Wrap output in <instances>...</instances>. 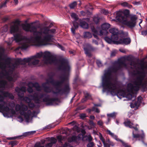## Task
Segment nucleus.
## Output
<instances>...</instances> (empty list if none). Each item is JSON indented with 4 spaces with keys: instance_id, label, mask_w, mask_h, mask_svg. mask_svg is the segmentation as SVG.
Listing matches in <instances>:
<instances>
[{
    "instance_id": "nucleus-1",
    "label": "nucleus",
    "mask_w": 147,
    "mask_h": 147,
    "mask_svg": "<svg viewBox=\"0 0 147 147\" xmlns=\"http://www.w3.org/2000/svg\"><path fill=\"white\" fill-rule=\"evenodd\" d=\"M125 60L130 62L129 68L132 69V71L134 72L136 70L137 75L133 84H128V91L134 93L139 90L140 86L145 88L147 84V80H144L147 74V65L134 61L133 58L130 56L127 57Z\"/></svg>"
},
{
    "instance_id": "nucleus-2",
    "label": "nucleus",
    "mask_w": 147,
    "mask_h": 147,
    "mask_svg": "<svg viewBox=\"0 0 147 147\" xmlns=\"http://www.w3.org/2000/svg\"><path fill=\"white\" fill-rule=\"evenodd\" d=\"M53 24H51L49 26H45L41 28L39 31H37L36 27L32 24H28L22 26L24 30L26 32H30L33 33L34 37L32 38L33 40L38 43V46L48 45L53 39L54 34L55 33V29H50Z\"/></svg>"
},
{
    "instance_id": "nucleus-3",
    "label": "nucleus",
    "mask_w": 147,
    "mask_h": 147,
    "mask_svg": "<svg viewBox=\"0 0 147 147\" xmlns=\"http://www.w3.org/2000/svg\"><path fill=\"white\" fill-rule=\"evenodd\" d=\"M54 75L55 74L52 72L48 74L49 78L47 80L46 82L42 84L44 91L48 93L52 92L54 94H62L69 92V89L68 85H65L64 88H62L63 83L67 79L68 75L65 74L60 76L61 81L54 80L53 78Z\"/></svg>"
},
{
    "instance_id": "nucleus-4",
    "label": "nucleus",
    "mask_w": 147,
    "mask_h": 147,
    "mask_svg": "<svg viewBox=\"0 0 147 147\" xmlns=\"http://www.w3.org/2000/svg\"><path fill=\"white\" fill-rule=\"evenodd\" d=\"M128 65V64L123 61H120L105 72L103 77V85L108 91L111 92H114L117 88V81L112 76L111 73L117 72L121 69L123 66L127 69H129Z\"/></svg>"
},
{
    "instance_id": "nucleus-5",
    "label": "nucleus",
    "mask_w": 147,
    "mask_h": 147,
    "mask_svg": "<svg viewBox=\"0 0 147 147\" xmlns=\"http://www.w3.org/2000/svg\"><path fill=\"white\" fill-rule=\"evenodd\" d=\"M11 63V59L9 58H7L5 60V62H0V69L2 71L0 73V78H5L10 81L15 82L17 76L16 74L14 75L13 71H9L7 72L5 69L7 66H10ZM7 84L6 81L5 80H0V88H4Z\"/></svg>"
},
{
    "instance_id": "nucleus-6",
    "label": "nucleus",
    "mask_w": 147,
    "mask_h": 147,
    "mask_svg": "<svg viewBox=\"0 0 147 147\" xmlns=\"http://www.w3.org/2000/svg\"><path fill=\"white\" fill-rule=\"evenodd\" d=\"M33 36L31 37L30 38H28L23 36L21 33H17L14 36V40L16 42H22V43L21 47V49H26L30 46L31 42L36 43L38 45V43L33 40V39L32 38L34 37V36Z\"/></svg>"
},
{
    "instance_id": "nucleus-7",
    "label": "nucleus",
    "mask_w": 147,
    "mask_h": 147,
    "mask_svg": "<svg viewBox=\"0 0 147 147\" xmlns=\"http://www.w3.org/2000/svg\"><path fill=\"white\" fill-rule=\"evenodd\" d=\"M33 56L36 59H40L42 57L43 61L45 64L55 63L57 62V59L48 52H45L44 53L42 52L38 53L36 55Z\"/></svg>"
},
{
    "instance_id": "nucleus-8",
    "label": "nucleus",
    "mask_w": 147,
    "mask_h": 147,
    "mask_svg": "<svg viewBox=\"0 0 147 147\" xmlns=\"http://www.w3.org/2000/svg\"><path fill=\"white\" fill-rule=\"evenodd\" d=\"M117 16L119 17L118 18V20L130 28H132L136 26L137 19V17L136 15L131 16L129 21L127 20L126 17L122 16L121 13H117Z\"/></svg>"
},
{
    "instance_id": "nucleus-9",
    "label": "nucleus",
    "mask_w": 147,
    "mask_h": 147,
    "mask_svg": "<svg viewBox=\"0 0 147 147\" xmlns=\"http://www.w3.org/2000/svg\"><path fill=\"white\" fill-rule=\"evenodd\" d=\"M5 97H8L11 99L14 98V96L11 93L0 90V110L2 111L8 112L9 109L7 106L5 107L6 105V102L4 101Z\"/></svg>"
},
{
    "instance_id": "nucleus-10",
    "label": "nucleus",
    "mask_w": 147,
    "mask_h": 147,
    "mask_svg": "<svg viewBox=\"0 0 147 147\" xmlns=\"http://www.w3.org/2000/svg\"><path fill=\"white\" fill-rule=\"evenodd\" d=\"M28 109V107L24 105H22L21 106L20 105L17 104L15 107L16 111H20V115H24L26 121L28 122L30 119L31 112L30 110H28L27 113H25V111H27Z\"/></svg>"
},
{
    "instance_id": "nucleus-11",
    "label": "nucleus",
    "mask_w": 147,
    "mask_h": 147,
    "mask_svg": "<svg viewBox=\"0 0 147 147\" xmlns=\"http://www.w3.org/2000/svg\"><path fill=\"white\" fill-rule=\"evenodd\" d=\"M60 64L58 66L59 70H62L67 73L69 74L70 69V67L68 61L64 59H61L60 61Z\"/></svg>"
},
{
    "instance_id": "nucleus-12",
    "label": "nucleus",
    "mask_w": 147,
    "mask_h": 147,
    "mask_svg": "<svg viewBox=\"0 0 147 147\" xmlns=\"http://www.w3.org/2000/svg\"><path fill=\"white\" fill-rule=\"evenodd\" d=\"M45 95L43 93H40L38 92H36L33 95L30 96V97H32V99L36 103H40L41 101V98Z\"/></svg>"
},
{
    "instance_id": "nucleus-13",
    "label": "nucleus",
    "mask_w": 147,
    "mask_h": 147,
    "mask_svg": "<svg viewBox=\"0 0 147 147\" xmlns=\"http://www.w3.org/2000/svg\"><path fill=\"white\" fill-rule=\"evenodd\" d=\"M27 59H28V58H24L23 59L21 58L18 59L15 61L14 63L12 65L11 68L14 69L18 67L20 64L24 65L26 63L28 62V61L27 60Z\"/></svg>"
},
{
    "instance_id": "nucleus-14",
    "label": "nucleus",
    "mask_w": 147,
    "mask_h": 147,
    "mask_svg": "<svg viewBox=\"0 0 147 147\" xmlns=\"http://www.w3.org/2000/svg\"><path fill=\"white\" fill-rule=\"evenodd\" d=\"M43 101L46 102L47 105H56V102L59 101V99L57 98H45L43 99Z\"/></svg>"
},
{
    "instance_id": "nucleus-15",
    "label": "nucleus",
    "mask_w": 147,
    "mask_h": 147,
    "mask_svg": "<svg viewBox=\"0 0 147 147\" xmlns=\"http://www.w3.org/2000/svg\"><path fill=\"white\" fill-rule=\"evenodd\" d=\"M15 90L16 92L18 93V95L21 98H24V93L26 91V88L22 87L20 88L17 87L16 88Z\"/></svg>"
},
{
    "instance_id": "nucleus-16",
    "label": "nucleus",
    "mask_w": 147,
    "mask_h": 147,
    "mask_svg": "<svg viewBox=\"0 0 147 147\" xmlns=\"http://www.w3.org/2000/svg\"><path fill=\"white\" fill-rule=\"evenodd\" d=\"M105 40L109 43H113L114 44L117 45L118 38L116 36L114 37V36H111V38H109L108 36H106L104 38Z\"/></svg>"
},
{
    "instance_id": "nucleus-17",
    "label": "nucleus",
    "mask_w": 147,
    "mask_h": 147,
    "mask_svg": "<svg viewBox=\"0 0 147 147\" xmlns=\"http://www.w3.org/2000/svg\"><path fill=\"white\" fill-rule=\"evenodd\" d=\"M27 60L28 61V65H36L38 64L40 62L39 60L37 59L33 56L30 58H28Z\"/></svg>"
},
{
    "instance_id": "nucleus-18",
    "label": "nucleus",
    "mask_w": 147,
    "mask_h": 147,
    "mask_svg": "<svg viewBox=\"0 0 147 147\" xmlns=\"http://www.w3.org/2000/svg\"><path fill=\"white\" fill-rule=\"evenodd\" d=\"M19 25L16 23L11 25L10 27V32L11 34L17 32L19 30Z\"/></svg>"
},
{
    "instance_id": "nucleus-19",
    "label": "nucleus",
    "mask_w": 147,
    "mask_h": 147,
    "mask_svg": "<svg viewBox=\"0 0 147 147\" xmlns=\"http://www.w3.org/2000/svg\"><path fill=\"white\" fill-rule=\"evenodd\" d=\"M130 42L131 39L129 38L120 39L117 41V45L124 44L127 45L129 44Z\"/></svg>"
},
{
    "instance_id": "nucleus-20",
    "label": "nucleus",
    "mask_w": 147,
    "mask_h": 147,
    "mask_svg": "<svg viewBox=\"0 0 147 147\" xmlns=\"http://www.w3.org/2000/svg\"><path fill=\"white\" fill-rule=\"evenodd\" d=\"M109 32L111 33L112 36H114V37L117 36L118 38V34H119V31L117 29L115 28H112L109 29Z\"/></svg>"
},
{
    "instance_id": "nucleus-21",
    "label": "nucleus",
    "mask_w": 147,
    "mask_h": 147,
    "mask_svg": "<svg viewBox=\"0 0 147 147\" xmlns=\"http://www.w3.org/2000/svg\"><path fill=\"white\" fill-rule=\"evenodd\" d=\"M79 21L80 24V26L82 28L85 29L88 28V25L86 22L83 21L81 19L79 20Z\"/></svg>"
},
{
    "instance_id": "nucleus-22",
    "label": "nucleus",
    "mask_w": 147,
    "mask_h": 147,
    "mask_svg": "<svg viewBox=\"0 0 147 147\" xmlns=\"http://www.w3.org/2000/svg\"><path fill=\"white\" fill-rule=\"evenodd\" d=\"M92 140V138L90 135L84 136L82 138V140L84 141L90 142Z\"/></svg>"
},
{
    "instance_id": "nucleus-23",
    "label": "nucleus",
    "mask_w": 147,
    "mask_h": 147,
    "mask_svg": "<svg viewBox=\"0 0 147 147\" xmlns=\"http://www.w3.org/2000/svg\"><path fill=\"white\" fill-rule=\"evenodd\" d=\"M66 137L64 136H63L61 135H59L57 136V138L58 142L61 143V145L62 144V141H65Z\"/></svg>"
},
{
    "instance_id": "nucleus-24",
    "label": "nucleus",
    "mask_w": 147,
    "mask_h": 147,
    "mask_svg": "<svg viewBox=\"0 0 147 147\" xmlns=\"http://www.w3.org/2000/svg\"><path fill=\"white\" fill-rule=\"evenodd\" d=\"M124 123L125 126L127 127H128L130 128H132V125H133V123L131 122L130 120L129 119H127L125 121Z\"/></svg>"
},
{
    "instance_id": "nucleus-25",
    "label": "nucleus",
    "mask_w": 147,
    "mask_h": 147,
    "mask_svg": "<svg viewBox=\"0 0 147 147\" xmlns=\"http://www.w3.org/2000/svg\"><path fill=\"white\" fill-rule=\"evenodd\" d=\"M85 98H83L82 100V102H84L86 101L87 100L91 98V95L88 93L86 92H84Z\"/></svg>"
},
{
    "instance_id": "nucleus-26",
    "label": "nucleus",
    "mask_w": 147,
    "mask_h": 147,
    "mask_svg": "<svg viewBox=\"0 0 147 147\" xmlns=\"http://www.w3.org/2000/svg\"><path fill=\"white\" fill-rule=\"evenodd\" d=\"M122 13V16H123V15H122V13L121 12H117V13ZM129 13H130V11H129V10H128V9H125L124 11H123V13L124 14V15H125V16L126 17H128L129 14ZM117 19L118 20V18H119V17L118 16H117Z\"/></svg>"
},
{
    "instance_id": "nucleus-27",
    "label": "nucleus",
    "mask_w": 147,
    "mask_h": 147,
    "mask_svg": "<svg viewBox=\"0 0 147 147\" xmlns=\"http://www.w3.org/2000/svg\"><path fill=\"white\" fill-rule=\"evenodd\" d=\"M120 4L123 7H126L129 8H131L132 7L131 5L129 4L126 2L121 3Z\"/></svg>"
},
{
    "instance_id": "nucleus-28",
    "label": "nucleus",
    "mask_w": 147,
    "mask_h": 147,
    "mask_svg": "<svg viewBox=\"0 0 147 147\" xmlns=\"http://www.w3.org/2000/svg\"><path fill=\"white\" fill-rule=\"evenodd\" d=\"M110 27V25L107 23H104L101 26V28L103 30H106L108 29Z\"/></svg>"
},
{
    "instance_id": "nucleus-29",
    "label": "nucleus",
    "mask_w": 147,
    "mask_h": 147,
    "mask_svg": "<svg viewBox=\"0 0 147 147\" xmlns=\"http://www.w3.org/2000/svg\"><path fill=\"white\" fill-rule=\"evenodd\" d=\"M48 141L50 142V143L51 144L53 145V144H55L57 142V140L55 138L52 137L49 138V139L48 140Z\"/></svg>"
},
{
    "instance_id": "nucleus-30",
    "label": "nucleus",
    "mask_w": 147,
    "mask_h": 147,
    "mask_svg": "<svg viewBox=\"0 0 147 147\" xmlns=\"http://www.w3.org/2000/svg\"><path fill=\"white\" fill-rule=\"evenodd\" d=\"M84 36V38H91L92 36L91 34L89 32H85Z\"/></svg>"
},
{
    "instance_id": "nucleus-31",
    "label": "nucleus",
    "mask_w": 147,
    "mask_h": 147,
    "mask_svg": "<svg viewBox=\"0 0 147 147\" xmlns=\"http://www.w3.org/2000/svg\"><path fill=\"white\" fill-rule=\"evenodd\" d=\"M78 137L75 136H72L71 138L69 139V141L70 142H77V140L78 139Z\"/></svg>"
},
{
    "instance_id": "nucleus-32",
    "label": "nucleus",
    "mask_w": 147,
    "mask_h": 147,
    "mask_svg": "<svg viewBox=\"0 0 147 147\" xmlns=\"http://www.w3.org/2000/svg\"><path fill=\"white\" fill-rule=\"evenodd\" d=\"M77 3L76 2L74 1L72 3H71L69 5V6L71 9L74 8L76 6Z\"/></svg>"
},
{
    "instance_id": "nucleus-33",
    "label": "nucleus",
    "mask_w": 147,
    "mask_h": 147,
    "mask_svg": "<svg viewBox=\"0 0 147 147\" xmlns=\"http://www.w3.org/2000/svg\"><path fill=\"white\" fill-rule=\"evenodd\" d=\"M71 16L72 18H74L76 21L78 20L79 18L78 15L75 13H71Z\"/></svg>"
},
{
    "instance_id": "nucleus-34",
    "label": "nucleus",
    "mask_w": 147,
    "mask_h": 147,
    "mask_svg": "<svg viewBox=\"0 0 147 147\" xmlns=\"http://www.w3.org/2000/svg\"><path fill=\"white\" fill-rule=\"evenodd\" d=\"M120 142L121 143L123 146L124 147H131V145H129L128 143L125 142L122 140H120Z\"/></svg>"
},
{
    "instance_id": "nucleus-35",
    "label": "nucleus",
    "mask_w": 147,
    "mask_h": 147,
    "mask_svg": "<svg viewBox=\"0 0 147 147\" xmlns=\"http://www.w3.org/2000/svg\"><path fill=\"white\" fill-rule=\"evenodd\" d=\"M100 18L98 16H94L93 18V20L96 24H98Z\"/></svg>"
},
{
    "instance_id": "nucleus-36",
    "label": "nucleus",
    "mask_w": 147,
    "mask_h": 147,
    "mask_svg": "<svg viewBox=\"0 0 147 147\" xmlns=\"http://www.w3.org/2000/svg\"><path fill=\"white\" fill-rule=\"evenodd\" d=\"M34 87H35L37 91H40L41 90L40 87L37 83H34Z\"/></svg>"
},
{
    "instance_id": "nucleus-37",
    "label": "nucleus",
    "mask_w": 147,
    "mask_h": 147,
    "mask_svg": "<svg viewBox=\"0 0 147 147\" xmlns=\"http://www.w3.org/2000/svg\"><path fill=\"white\" fill-rule=\"evenodd\" d=\"M35 131L34 132H33L32 131L31 132H28L24 133L22 136H23L24 137H25L28 136H29L31 134L34 133L35 132Z\"/></svg>"
},
{
    "instance_id": "nucleus-38",
    "label": "nucleus",
    "mask_w": 147,
    "mask_h": 147,
    "mask_svg": "<svg viewBox=\"0 0 147 147\" xmlns=\"http://www.w3.org/2000/svg\"><path fill=\"white\" fill-rule=\"evenodd\" d=\"M23 99L26 102L28 103V104L31 102L32 100L31 99L29 98L28 97H26L23 98Z\"/></svg>"
},
{
    "instance_id": "nucleus-39",
    "label": "nucleus",
    "mask_w": 147,
    "mask_h": 147,
    "mask_svg": "<svg viewBox=\"0 0 147 147\" xmlns=\"http://www.w3.org/2000/svg\"><path fill=\"white\" fill-rule=\"evenodd\" d=\"M73 24L75 29H77L78 28L79 24L76 21H74L73 22Z\"/></svg>"
},
{
    "instance_id": "nucleus-40",
    "label": "nucleus",
    "mask_w": 147,
    "mask_h": 147,
    "mask_svg": "<svg viewBox=\"0 0 147 147\" xmlns=\"http://www.w3.org/2000/svg\"><path fill=\"white\" fill-rule=\"evenodd\" d=\"M97 124L101 127L102 128L103 127V123L102 120H100L97 122Z\"/></svg>"
},
{
    "instance_id": "nucleus-41",
    "label": "nucleus",
    "mask_w": 147,
    "mask_h": 147,
    "mask_svg": "<svg viewBox=\"0 0 147 147\" xmlns=\"http://www.w3.org/2000/svg\"><path fill=\"white\" fill-rule=\"evenodd\" d=\"M18 144L17 142L16 141H11L9 143V144H11V146H14L15 145H16Z\"/></svg>"
},
{
    "instance_id": "nucleus-42",
    "label": "nucleus",
    "mask_w": 147,
    "mask_h": 147,
    "mask_svg": "<svg viewBox=\"0 0 147 147\" xmlns=\"http://www.w3.org/2000/svg\"><path fill=\"white\" fill-rule=\"evenodd\" d=\"M89 142L87 145V147H93L94 145V144L93 142Z\"/></svg>"
},
{
    "instance_id": "nucleus-43",
    "label": "nucleus",
    "mask_w": 147,
    "mask_h": 147,
    "mask_svg": "<svg viewBox=\"0 0 147 147\" xmlns=\"http://www.w3.org/2000/svg\"><path fill=\"white\" fill-rule=\"evenodd\" d=\"M133 137L134 138H140V134H134V132H133Z\"/></svg>"
},
{
    "instance_id": "nucleus-44",
    "label": "nucleus",
    "mask_w": 147,
    "mask_h": 147,
    "mask_svg": "<svg viewBox=\"0 0 147 147\" xmlns=\"http://www.w3.org/2000/svg\"><path fill=\"white\" fill-rule=\"evenodd\" d=\"M133 95L130 93L127 94L126 95V97L129 100H131L133 98Z\"/></svg>"
},
{
    "instance_id": "nucleus-45",
    "label": "nucleus",
    "mask_w": 147,
    "mask_h": 147,
    "mask_svg": "<svg viewBox=\"0 0 147 147\" xmlns=\"http://www.w3.org/2000/svg\"><path fill=\"white\" fill-rule=\"evenodd\" d=\"M96 62L97 65L99 67H101L102 66V63L100 61L97 60Z\"/></svg>"
},
{
    "instance_id": "nucleus-46",
    "label": "nucleus",
    "mask_w": 147,
    "mask_h": 147,
    "mask_svg": "<svg viewBox=\"0 0 147 147\" xmlns=\"http://www.w3.org/2000/svg\"><path fill=\"white\" fill-rule=\"evenodd\" d=\"M9 111H10V110H9V111L7 112L8 113L9 112ZM10 113L13 115H14L16 113L15 111L14 110H13V109H11L10 110Z\"/></svg>"
},
{
    "instance_id": "nucleus-47",
    "label": "nucleus",
    "mask_w": 147,
    "mask_h": 147,
    "mask_svg": "<svg viewBox=\"0 0 147 147\" xmlns=\"http://www.w3.org/2000/svg\"><path fill=\"white\" fill-rule=\"evenodd\" d=\"M107 116L109 117H115V115L114 113H113L108 114Z\"/></svg>"
},
{
    "instance_id": "nucleus-48",
    "label": "nucleus",
    "mask_w": 147,
    "mask_h": 147,
    "mask_svg": "<svg viewBox=\"0 0 147 147\" xmlns=\"http://www.w3.org/2000/svg\"><path fill=\"white\" fill-rule=\"evenodd\" d=\"M142 34L144 36H145L147 34V30H144L142 32Z\"/></svg>"
},
{
    "instance_id": "nucleus-49",
    "label": "nucleus",
    "mask_w": 147,
    "mask_h": 147,
    "mask_svg": "<svg viewBox=\"0 0 147 147\" xmlns=\"http://www.w3.org/2000/svg\"><path fill=\"white\" fill-rule=\"evenodd\" d=\"M89 124L90 126L92 127H94L95 125V124L92 121H90L89 122Z\"/></svg>"
},
{
    "instance_id": "nucleus-50",
    "label": "nucleus",
    "mask_w": 147,
    "mask_h": 147,
    "mask_svg": "<svg viewBox=\"0 0 147 147\" xmlns=\"http://www.w3.org/2000/svg\"><path fill=\"white\" fill-rule=\"evenodd\" d=\"M142 99V98L141 96H139L138 98L137 102L140 103L141 102V101Z\"/></svg>"
},
{
    "instance_id": "nucleus-51",
    "label": "nucleus",
    "mask_w": 147,
    "mask_h": 147,
    "mask_svg": "<svg viewBox=\"0 0 147 147\" xmlns=\"http://www.w3.org/2000/svg\"><path fill=\"white\" fill-rule=\"evenodd\" d=\"M7 4V1L4 3H2L0 6V8H2L3 7H5L6 6V4Z\"/></svg>"
},
{
    "instance_id": "nucleus-52",
    "label": "nucleus",
    "mask_w": 147,
    "mask_h": 147,
    "mask_svg": "<svg viewBox=\"0 0 147 147\" xmlns=\"http://www.w3.org/2000/svg\"><path fill=\"white\" fill-rule=\"evenodd\" d=\"M34 83L30 82L28 84V87L32 88L34 87Z\"/></svg>"
},
{
    "instance_id": "nucleus-53",
    "label": "nucleus",
    "mask_w": 147,
    "mask_h": 147,
    "mask_svg": "<svg viewBox=\"0 0 147 147\" xmlns=\"http://www.w3.org/2000/svg\"><path fill=\"white\" fill-rule=\"evenodd\" d=\"M27 91L29 93H32L33 91V89L32 88L28 87L27 89Z\"/></svg>"
},
{
    "instance_id": "nucleus-54",
    "label": "nucleus",
    "mask_w": 147,
    "mask_h": 147,
    "mask_svg": "<svg viewBox=\"0 0 147 147\" xmlns=\"http://www.w3.org/2000/svg\"><path fill=\"white\" fill-rule=\"evenodd\" d=\"M113 137L117 141H119L120 142V140H120L119 138H118L117 136L115 135H114Z\"/></svg>"
},
{
    "instance_id": "nucleus-55",
    "label": "nucleus",
    "mask_w": 147,
    "mask_h": 147,
    "mask_svg": "<svg viewBox=\"0 0 147 147\" xmlns=\"http://www.w3.org/2000/svg\"><path fill=\"white\" fill-rule=\"evenodd\" d=\"M80 117L82 119H84L86 117V115L85 114L83 113L80 115Z\"/></svg>"
},
{
    "instance_id": "nucleus-56",
    "label": "nucleus",
    "mask_w": 147,
    "mask_h": 147,
    "mask_svg": "<svg viewBox=\"0 0 147 147\" xmlns=\"http://www.w3.org/2000/svg\"><path fill=\"white\" fill-rule=\"evenodd\" d=\"M108 134L110 135L112 137H113L114 135H115L113 133H112L110 131L108 130L107 131Z\"/></svg>"
},
{
    "instance_id": "nucleus-57",
    "label": "nucleus",
    "mask_w": 147,
    "mask_h": 147,
    "mask_svg": "<svg viewBox=\"0 0 147 147\" xmlns=\"http://www.w3.org/2000/svg\"><path fill=\"white\" fill-rule=\"evenodd\" d=\"M95 109V108L93 107L92 108V109H88V111L89 113H90L92 111H94Z\"/></svg>"
},
{
    "instance_id": "nucleus-58",
    "label": "nucleus",
    "mask_w": 147,
    "mask_h": 147,
    "mask_svg": "<svg viewBox=\"0 0 147 147\" xmlns=\"http://www.w3.org/2000/svg\"><path fill=\"white\" fill-rule=\"evenodd\" d=\"M84 50L85 51V53L86 54L88 53V52H90L89 50L87 48H84Z\"/></svg>"
},
{
    "instance_id": "nucleus-59",
    "label": "nucleus",
    "mask_w": 147,
    "mask_h": 147,
    "mask_svg": "<svg viewBox=\"0 0 147 147\" xmlns=\"http://www.w3.org/2000/svg\"><path fill=\"white\" fill-rule=\"evenodd\" d=\"M52 146L51 144L49 143L45 145V147H52Z\"/></svg>"
},
{
    "instance_id": "nucleus-60",
    "label": "nucleus",
    "mask_w": 147,
    "mask_h": 147,
    "mask_svg": "<svg viewBox=\"0 0 147 147\" xmlns=\"http://www.w3.org/2000/svg\"><path fill=\"white\" fill-rule=\"evenodd\" d=\"M28 105L29 107L31 108H33L34 107V104L31 102H30L28 104Z\"/></svg>"
},
{
    "instance_id": "nucleus-61",
    "label": "nucleus",
    "mask_w": 147,
    "mask_h": 147,
    "mask_svg": "<svg viewBox=\"0 0 147 147\" xmlns=\"http://www.w3.org/2000/svg\"><path fill=\"white\" fill-rule=\"evenodd\" d=\"M92 42L93 43L95 44L96 45H98V42L96 40L93 39L92 40Z\"/></svg>"
},
{
    "instance_id": "nucleus-62",
    "label": "nucleus",
    "mask_w": 147,
    "mask_h": 147,
    "mask_svg": "<svg viewBox=\"0 0 147 147\" xmlns=\"http://www.w3.org/2000/svg\"><path fill=\"white\" fill-rule=\"evenodd\" d=\"M116 52L115 51H113L111 52V57H113L115 55Z\"/></svg>"
},
{
    "instance_id": "nucleus-63",
    "label": "nucleus",
    "mask_w": 147,
    "mask_h": 147,
    "mask_svg": "<svg viewBox=\"0 0 147 147\" xmlns=\"http://www.w3.org/2000/svg\"><path fill=\"white\" fill-rule=\"evenodd\" d=\"M40 142L36 143L34 145V147H40Z\"/></svg>"
},
{
    "instance_id": "nucleus-64",
    "label": "nucleus",
    "mask_w": 147,
    "mask_h": 147,
    "mask_svg": "<svg viewBox=\"0 0 147 147\" xmlns=\"http://www.w3.org/2000/svg\"><path fill=\"white\" fill-rule=\"evenodd\" d=\"M104 147H110L109 145L107 143L105 142L103 143Z\"/></svg>"
}]
</instances>
